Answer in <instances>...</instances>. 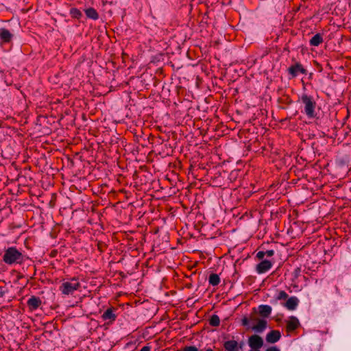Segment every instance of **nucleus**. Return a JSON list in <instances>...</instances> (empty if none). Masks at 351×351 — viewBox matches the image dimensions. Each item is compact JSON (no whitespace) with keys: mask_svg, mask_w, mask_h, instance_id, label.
<instances>
[{"mask_svg":"<svg viewBox=\"0 0 351 351\" xmlns=\"http://www.w3.org/2000/svg\"><path fill=\"white\" fill-rule=\"evenodd\" d=\"M198 130H199V132L202 134V130L200 129V128H199V127L198 128Z\"/></svg>","mask_w":351,"mask_h":351,"instance_id":"nucleus-46","label":"nucleus"},{"mask_svg":"<svg viewBox=\"0 0 351 351\" xmlns=\"http://www.w3.org/2000/svg\"><path fill=\"white\" fill-rule=\"evenodd\" d=\"M97 241V250L100 252H104L107 248H108V245L104 242V241Z\"/></svg>","mask_w":351,"mask_h":351,"instance_id":"nucleus-23","label":"nucleus"},{"mask_svg":"<svg viewBox=\"0 0 351 351\" xmlns=\"http://www.w3.org/2000/svg\"><path fill=\"white\" fill-rule=\"evenodd\" d=\"M197 266V261H195L194 264L193 265L191 268H194Z\"/></svg>","mask_w":351,"mask_h":351,"instance_id":"nucleus-45","label":"nucleus"},{"mask_svg":"<svg viewBox=\"0 0 351 351\" xmlns=\"http://www.w3.org/2000/svg\"><path fill=\"white\" fill-rule=\"evenodd\" d=\"M272 308L269 305L261 304L258 306V312L261 316L264 318L269 317L271 313Z\"/></svg>","mask_w":351,"mask_h":351,"instance_id":"nucleus-15","label":"nucleus"},{"mask_svg":"<svg viewBox=\"0 0 351 351\" xmlns=\"http://www.w3.org/2000/svg\"><path fill=\"white\" fill-rule=\"evenodd\" d=\"M281 334L279 330H273L266 335V341L270 343H274L279 341Z\"/></svg>","mask_w":351,"mask_h":351,"instance_id":"nucleus-13","label":"nucleus"},{"mask_svg":"<svg viewBox=\"0 0 351 351\" xmlns=\"http://www.w3.org/2000/svg\"><path fill=\"white\" fill-rule=\"evenodd\" d=\"M41 304V299L36 295H31L30 298L27 301V307L29 308V311L31 312L38 309Z\"/></svg>","mask_w":351,"mask_h":351,"instance_id":"nucleus-7","label":"nucleus"},{"mask_svg":"<svg viewBox=\"0 0 351 351\" xmlns=\"http://www.w3.org/2000/svg\"><path fill=\"white\" fill-rule=\"evenodd\" d=\"M184 351H197V348L195 346H189L184 349Z\"/></svg>","mask_w":351,"mask_h":351,"instance_id":"nucleus-29","label":"nucleus"},{"mask_svg":"<svg viewBox=\"0 0 351 351\" xmlns=\"http://www.w3.org/2000/svg\"><path fill=\"white\" fill-rule=\"evenodd\" d=\"M195 84H196V85L197 86V77H196V82H195Z\"/></svg>","mask_w":351,"mask_h":351,"instance_id":"nucleus-50","label":"nucleus"},{"mask_svg":"<svg viewBox=\"0 0 351 351\" xmlns=\"http://www.w3.org/2000/svg\"><path fill=\"white\" fill-rule=\"evenodd\" d=\"M248 344L252 349L258 350V349L261 348L263 345V340L260 336L257 335H253L250 337Z\"/></svg>","mask_w":351,"mask_h":351,"instance_id":"nucleus-6","label":"nucleus"},{"mask_svg":"<svg viewBox=\"0 0 351 351\" xmlns=\"http://www.w3.org/2000/svg\"><path fill=\"white\" fill-rule=\"evenodd\" d=\"M198 214H199V218L200 217V216L202 215L201 214V212H200V207L199 206V212H198ZM200 219H199V226L200 225Z\"/></svg>","mask_w":351,"mask_h":351,"instance_id":"nucleus-43","label":"nucleus"},{"mask_svg":"<svg viewBox=\"0 0 351 351\" xmlns=\"http://www.w3.org/2000/svg\"><path fill=\"white\" fill-rule=\"evenodd\" d=\"M208 281L211 285L217 286L220 282V278L217 274H211L209 276Z\"/></svg>","mask_w":351,"mask_h":351,"instance_id":"nucleus-21","label":"nucleus"},{"mask_svg":"<svg viewBox=\"0 0 351 351\" xmlns=\"http://www.w3.org/2000/svg\"><path fill=\"white\" fill-rule=\"evenodd\" d=\"M84 12L88 19L97 20L99 17L97 11L94 8H88L84 10Z\"/></svg>","mask_w":351,"mask_h":351,"instance_id":"nucleus-20","label":"nucleus"},{"mask_svg":"<svg viewBox=\"0 0 351 351\" xmlns=\"http://www.w3.org/2000/svg\"><path fill=\"white\" fill-rule=\"evenodd\" d=\"M244 344H245V343L243 341H241L240 343H239V350L243 349Z\"/></svg>","mask_w":351,"mask_h":351,"instance_id":"nucleus-38","label":"nucleus"},{"mask_svg":"<svg viewBox=\"0 0 351 351\" xmlns=\"http://www.w3.org/2000/svg\"><path fill=\"white\" fill-rule=\"evenodd\" d=\"M300 325L298 319L295 316H291L287 322V328L290 331L295 330Z\"/></svg>","mask_w":351,"mask_h":351,"instance_id":"nucleus-18","label":"nucleus"},{"mask_svg":"<svg viewBox=\"0 0 351 351\" xmlns=\"http://www.w3.org/2000/svg\"><path fill=\"white\" fill-rule=\"evenodd\" d=\"M199 32L202 33L201 36L206 37L208 34V32L206 31V33L203 32L202 29H201Z\"/></svg>","mask_w":351,"mask_h":351,"instance_id":"nucleus-35","label":"nucleus"},{"mask_svg":"<svg viewBox=\"0 0 351 351\" xmlns=\"http://www.w3.org/2000/svg\"><path fill=\"white\" fill-rule=\"evenodd\" d=\"M114 310L113 307L108 308L101 315L103 320H109L108 324H112L117 318V315L114 313Z\"/></svg>","mask_w":351,"mask_h":351,"instance_id":"nucleus-11","label":"nucleus"},{"mask_svg":"<svg viewBox=\"0 0 351 351\" xmlns=\"http://www.w3.org/2000/svg\"><path fill=\"white\" fill-rule=\"evenodd\" d=\"M265 254L264 251H259L256 254V257L258 259H263L265 257Z\"/></svg>","mask_w":351,"mask_h":351,"instance_id":"nucleus-27","label":"nucleus"},{"mask_svg":"<svg viewBox=\"0 0 351 351\" xmlns=\"http://www.w3.org/2000/svg\"><path fill=\"white\" fill-rule=\"evenodd\" d=\"M197 208V204L195 203L191 206V210L188 215V221L191 222L195 229H197V223L195 222V219L197 215V213L195 210Z\"/></svg>","mask_w":351,"mask_h":351,"instance_id":"nucleus-14","label":"nucleus"},{"mask_svg":"<svg viewBox=\"0 0 351 351\" xmlns=\"http://www.w3.org/2000/svg\"><path fill=\"white\" fill-rule=\"evenodd\" d=\"M25 258L23 255L16 247H9L4 251L2 261L7 265L22 264Z\"/></svg>","mask_w":351,"mask_h":351,"instance_id":"nucleus-1","label":"nucleus"},{"mask_svg":"<svg viewBox=\"0 0 351 351\" xmlns=\"http://www.w3.org/2000/svg\"><path fill=\"white\" fill-rule=\"evenodd\" d=\"M203 26H204L203 25H202V24H199V29L200 27H202Z\"/></svg>","mask_w":351,"mask_h":351,"instance_id":"nucleus-48","label":"nucleus"},{"mask_svg":"<svg viewBox=\"0 0 351 351\" xmlns=\"http://www.w3.org/2000/svg\"><path fill=\"white\" fill-rule=\"evenodd\" d=\"M300 271V269L299 268H297L295 269V276H297Z\"/></svg>","mask_w":351,"mask_h":351,"instance_id":"nucleus-44","label":"nucleus"},{"mask_svg":"<svg viewBox=\"0 0 351 351\" xmlns=\"http://www.w3.org/2000/svg\"><path fill=\"white\" fill-rule=\"evenodd\" d=\"M198 168H199V171L200 169H202L203 171H205L204 174H205L206 173H207V172H208V171H207V169H206V167H202L200 166V164H199V163Z\"/></svg>","mask_w":351,"mask_h":351,"instance_id":"nucleus-36","label":"nucleus"},{"mask_svg":"<svg viewBox=\"0 0 351 351\" xmlns=\"http://www.w3.org/2000/svg\"><path fill=\"white\" fill-rule=\"evenodd\" d=\"M288 298V294L285 291H280L276 298L277 300H285Z\"/></svg>","mask_w":351,"mask_h":351,"instance_id":"nucleus-25","label":"nucleus"},{"mask_svg":"<svg viewBox=\"0 0 351 351\" xmlns=\"http://www.w3.org/2000/svg\"><path fill=\"white\" fill-rule=\"evenodd\" d=\"M57 253L56 250H52L50 254L51 257H55Z\"/></svg>","mask_w":351,"mask_h":351,"instance_id":"nucleus-37","label":"nucleus"},{"mask_svg":"<svg viewBox=\"0 0 351 351\" xmlns=\"http://www.w3.org/2000/svg\"><path fill=\"white\" fill-rule=\"evenodd\" d=\"M267 322L265 319H258L257 324L252 327V329L258 333L263 332L267 328Z\"/></svg>","mask_w":351,"mask_h":351,"instance_id":"nucleus-17","label":"nucleus"},{"mask_svg":"<svg viewBox=\"0 0 351 351\" xmlns=\"http://www.w3.org/2000/svg\"><path fill=\"white\" fill-rule=\"evenodd\" d=\"M265 256L270 257L274 254V250H269L265 252Z\"/></svg>","mask_w":351,"mask_h":351,"instance_id":"nucleus-30","label":"nucleus"},{"mask_svg":"<svg viewBox=\"0 0 351 351\" xmlns=\"http://www.w3.org/2000/svg\"><path fill=\"white\" fill-rule=\"evenodd\" d=\"M324 41L323 35L320 33L315 34L309 40V45L313 47H317Z\"/></svg>","mask_w":351,"mask_h":351,"instance_id":"nucleus-19","label":"nucleus"},{"mask_svg":"<svg viewBox=\"0 0 351 351\" xmlns=\"http://www.w3.org/2000/svg\"><path fill=\"white\" fill-rule=\"evenodd\" d=\"M242 325L243 326H248L250 324V319L246 316L243 317L241 319Z\"/></svg>","mask_w":351,"mask_h":351,"instance_id":"nucleus-26","label":"nucleus"},{"mask_svg":"<svg viewBox=\"0 0 351 351\" xmlns=\"http://www.w3.org/2000/svg\"><path fill=\"white\" fill-rule=\"evenodd\" d=\"M203 254L202 252L199 251V256H198V258H199V263L202 261V257H203Z\"/></svg>","mask_w":351,"mask_h":351,"instance_id":"nucleus-39","label":"nucleus"},{"mask_svg":"<svg viewBox=\"0 0 351 351\" xmlns=\"http://www.w3.org/2000/svg\"><path fill=\"white\" fill-rule=\"evenodd\" d=\"M185 287H186V288L190 289V288H191V287H192V283H191V282H187V283H186V284H185Z\"/></svg>","mask_w":351,"mask_h":351,"instance_id":"nucleus-41","label":"nucleus"},{"mask_svg":"<svg viewBox=\"0 0 351 351\" xmlns=\"http://www.w3.org/2000/svg\"><path fill=\"white\" fill-rule=\"evenodd\" d=\"M185 97H186L185 99L188 100L189 101H192V99H194L193 95L191 94L190 92H189L188 93H186Z\"/></svg>","mask_w":351,"mask_h":351,"instance_id":"nucleus-28","label":"nucleus"},{"mask_svg":"<svg viewBox=\"0 0 351 351\" xmlns=\"http://www.w3.org/2000/svg\"><path fill=\"white\" fill-rule=\"evenodd\" d=\"M299 300L295 296H291L288 298L287 302L285 303V307L289 311H294L296 309L299 304Z\"/></svg>","mask_w":351,"mask_h":351,"instance_id":"nucleus-12","label":"nucleus"},{"mask_svg":"<svg viewBox=\"0 0 351 351\" xmlns=\"http://www.w3.org/2000/svg\"><path fill=\"white\" fill-rule=\"evenodd\" d=\"M300 99L304 104V112L309 119H313L316 117L315 107L316 102L312 96L306 94L302 95Z\"/></svg>","mask_w":351,"mask_h":351,"instance_id":"nucleus-2","label":"nucleus"},{"mask_svg":"<svg viewBox=\"0 0 351 351\" xmlns=\"http://www.w3.org/2000/svg\"><path fill=\"white\" fill-rule=\"evenodd\" d=\"M27 268L34 271V275L36 274V267L34 265H29Z\"/></svg>","mask_w":351,"mask_h":351,"instance_id":"nucleus-33","label":"nucleus"},{"mask_svg":"<svg viewBox=\"0 0 351 351\" xmlns=\"http://www.w3.org/2000/svg\"><path fill=\"white\" fill-rule=\"evenodd\" d=\"M272 263L268 260H263L256 267V271L258 274H264L272 267Z\"/></svg>","mask_w":351,"mask_h":351,"instance_id":"nucleus-8","label":"nucleus"},{"mask_svg":"<svg viewBox=\"0 0 351 351\" xmlns=\"http://www.w3.org/2000/svg\"><path fill=\"white\" fill-rule=\"evenodd\" d=\"M195 272H196V271H193V272L191 274V276H195Z\"/></svg>","mask_w":351,"mask_h":351,"instance_id":"nucleus-47","label":"nucleus"},{"mask_svg":"<svg viewBox=\"0 0 351 351\" xmlns=\"http://www.w3.org/2000/svg\"><path fill=\"white\" fill-rule=\"evenodd\" d=\"M121 57H122V60H123V62H125L126 60L128 58H129V55L125 52H123L122 54H121Z\"/></svg>","mask_w":351,"mask_h":351,"instance_id":"nucleus-31","label":"nucleus"},{"mask_svg":"<svg viewBox=\"0 0 351 351\" xmlns=\"http://www.w3.org/2000/svg\"><path fill=\"white\" fill-rule=\"evenodd\" d=\"M13 34L5 28H0L1 43H9L12 41Z\"/></svg>","mask_w":351,"mask_h":351,"instance_id":"nucleus-10","label":"nucleus"},{"mask_svg":"<svg viewBox=\"0 0 351 351\" xmlns=\"http://www.w3.org/2000/svg\"><path fill=\"white\" fill-rule=\"evenodd\" d=\"M81 287V284L77 278L73 277L70 281L63 282L59 287L63 295H72Z\"/></svg>","mask_w":351,"mask_h":351,"instance_id":"nucleus-4","label":"nucleus"},{"mask_svg":"<svg viewBox=\"0 0 351 351\" xmlns=\"http://www.w3.org/2000/svg\"><path fill=\"white\" fill-rule=\"evenodd\" d=\"M204 147H203V145H201L200 147H199V149H203ZM202 154V153H201L199 151V154H198V156L199 157Z\"/></svg>","mask_w":351,"mask_h":351,"instance_id":"nucleus-42","label":"nucleus"},{"mask_svg":"<svg viewBox=\"0 0 351 351\" xmlns=\"http://www.w3.org/2000/svg\"><path fill=\"white\" fill-rule=\"evenodd\" d=\"M197 171L195 169V162H193L191 163L189 167L188 171V180H191L188 187L186 188L187 192L186 193V195L188 196L189 194L193 195L195 197L197 195V192L196 191V174L195 172Z\"/></svg>","mask_w":351,"mask_h":351,"instance_id":"nucleus-3","label":"nucleus"},{"mask_svg":"<svg viewBox=\"0 0 351 351\" xmlns=\"http://www.w3.org/2000/svg\"><path fill=\"white\" fill-rule=\"evenodd\" d=\"M288 73L291 76L290 78L297 77L300 73L306 75L307 73L303 66L300 62H296L288 68Z\"/></svg>","mask_w":351,"mask_h":351,"instance_id":"nucleus-5","label":"nucleus"},{"mask_svg":"<svg viewBox=\"0 0 351 351\" xmlns=\"http://www.w3.org/2000/svg\"><path fill=\"white\" fill-rule=\"evenodd\" d=\"M210 324L213 326H218L220 324V319L218 315H213L210 319Z\"/></svg>","mask_w":351,"mask_h":351,"instance_id":"nucleus-24","label":"nucleus"},{"mask_svg":"<svg viewBox=\"0 0 351 351\" xmlns=\"http://www.w3.org/2000/svg\"><path fill=\"white\" fill-rule=\"evenodd\" d=\"M5 294V291L3 290L2 287H0V298L3 297Z\"/></svg>","mask_w":351,"mask_h":351,"instance_id":"nucleus-40","label":"nucleus"},{"mask_svg":"<svg viewBox=\"0 0 351 351\" xmlns=\"http://www.w3.org/2000/svg\"><path fill=\"white\" fill-rule=\"evenodd\" d=\"M266 351H280V349L276 346H271L268 348Z\"/></svg>","mask_w":351,"mask_h":351,"instance_id":"nucleus-32","label":"nucleus"},{"mask_svg":"<svg viewBox=\"0 0 351 351\" xmlns=\"http://www.w3.org/2000/svg\"><path fill=\"white\" fill-rule=\"evenodd\" d=\"M206 351H213V350L212 349H210V348H208Z\"/></svg>","mask_w":351,"mask_h":351,"instance_id":"nucleus-49","label":"nucleus"},{"mask_svg":"<svg viewBox=\"0 0 351 351\" xmlns=\"http://www.w3.org/2000/svg\"><path fill=\"white\" fill-rule=\"evenodd\" d=\"M150 350H151L150 347H149V346H146L143 347V348L140 350V351H150Z\"/></svg>","mask_w":351,"mask_h":351,"instance_id":"nucleus-34","label":"nucleus"},{"mask_svg":"<svg viewBox=\"0 0 351 351\" xmlns=\"http://www.w3.org/2000/svg\"><path fill=\"white\" fill-rule=\"evenodd\" d=\"M70 14L73 18L77 19H80L82 16L81 11L76 8H72L70 9Z\"/></svg>","mask_w":351,"mask_h":351,"instance_id":"nucleus-22","label":"nucleus"},{"mask_svg":"<svg viewBox=\"0 0 351 351\" xmlns=\"http://www.w3.org/2000/svg\"><path fill=\"white\" fill-rule=\"evenodd\" d=\"M223 347L226 351H239V343L235 340H228L225 341Z\"/></svg>","mask_w":351,"mask_h":351,"instance_id":"nucleus-16","label":"nucleus"},{"mask_svg":"<svg viewBox=\"0 0 351 351\" xmlns=\"http://www.w3.org/2000/svg\"><path fill=\"white\" fill-rule=\"evenodd\" d=\"M350 157L348 154L338 156L335 160L337 166L339 168L348 167L350 166Z\"/></svg>","mask_w":351,"mask_h":351,"instance_id":"nucleus-9","label":"nucleus"}]
</instances>
